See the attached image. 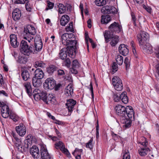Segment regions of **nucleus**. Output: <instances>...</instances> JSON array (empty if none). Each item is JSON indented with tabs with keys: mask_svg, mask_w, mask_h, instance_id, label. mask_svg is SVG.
I'll use <instances>...</instances> for the list:
<instances>
[{
	"mask_svg": "<svg viewBox=\"0 0 159 159\" xmlns=\"http://www.w3.org/2000/svg\"><path fill=\"white\" fill-rule=\"evenodd\" d=\"M116 113L119 117L120 121L125 124V128L129 127L132 121L134 120V112L133 108L130 106L126 107L121 105H117L115 108Z\"/></svg>",
	"mask_w": 159,
	"mask_h": 159,
	"instance_id": "nucleus-1",
	"label": "nucleus"
},
{
	"mask_svg": "<svg viewBox=\"0 0 159 159\" xmlns=\"http://www.w3.org/2000/svg\"><path fill=\"white\" fill-rule=\"evenodd\" d=\"M61 39L62 44L68 48L69 47L68 53L70 56L72 57L73 52L78 46L77 42L75 40V35L72 33H66L62 35Z\"/></svg>",
	"mask_w": 159,
	"mask_h": 159,
	"instance_id": "nucleus-2",
	"label": "nucleus"
},
{
	"mask_svg": "<svg viewBox=\"0 0 159 159\" xmlns=\"http://www.w3.org/2000/svg\"><path fill=\"white\" fill-rule=\"evenodd\" d=\"M36 33L34 26L29 25L24 28L23 32L24 39L27 40L29 43L33 42L34 37L31 35H35Z\"/></svg>",
	"mask_w": 159,
	"mask_h": 159,
	"instance_id": "nucleus-3",
	"label": "nucleus"
},
{
	"mask_svg": "<svg viewBox=\"0 0 159 159\" xmlns=\"http://www.w3.org/2000/svg\"><path fill=\"white\" fill-rule=\"evenodd\" d=\"M20 52L25 55L29 56L31 53H35V49L31 46H29L27 42L22 40L20 44Z\"/></svg>",
	"mask_w": 159,
	"mask_h": 159,
	"instance_id": "nucleus-4",
	"label": "nucleus"
},
{
	"mask_svg": "<svg viewBox=\"0 0 159 159\" xmlns=\"http://www.w3.org/2000/svg\"><path fill=\"white\" fill-rule=\"evenodd\" d=\"M141 140H144L143 142H139V143L143 146V147L140 148L138 150L139 154L142 156H144L146 155L150 150L149 148L147 147L148 142L146 139L144 137H142Z\"/></svg>",
	"mask_w": 159,
	"mask_h": 159,
	"instance_id": "nucleus-5",
	"label": "nucleus"
},
{
	"mask_svg": "<svg viewBox=\"0 0 159 159\" xmlns=\"http://www.w3.org/2000/svg\"><path fill=\"white\" fill-rule=\"evenodd\" d=\"M112 83L115 89L118 91H121L123 88L121 79L117 76H114L112 79Z\"/></svg>",
	"mask_w": 159,
	"mask_h": 159,
	"instance_id": "nucleus-6",
	"label": "nucleus"
},
{
	"mask_svg": "<svg viewBox=\"0 0 159 159\" xmlns=\"http://www.w3.org/2000/svg\"><path fill=\"white\" fill-rule=\"evenodd\" d=\"M137 38L139 46L146 43L148 38V34L145 31H141L137 35Z\"/></svg>",
	"mask_w": 159,
	"mask_h": 159,
	"instance_id": "nucleus-7",
	"label": "nucleus"
},
{
	"mask_svg": "<svg viewBox=\"0 0 159 159\" xmlns=\"http://www.w3.org/2000/svg\"><path fill=\"white\" fill-rule=\"evenodd\" d=\"M0 106H2L1 113L3 117L8 118L10 116V110L8 106L3 102L0 101Z\"/></svg>",
	"mask_w": 159,
	"mask_h": 159,
	"instance_id": "nucleus-8",
	"label": "nucleus"
},
{
	"mask_svg": "<svg viewBox=\"0 0 159 159\" xmlns=\"http://www.w3.org/2000/svg\"><path fill=\"white\" fill-rule=\"evenodd\" d=\"M55 80L52 78H47L43 83V87L45 89H53L55 86Z\"/></svg>",
	"mask_w": 159,
	"mask_h": 159,
	"instance_id": "nucleus-9",
	"label": "nucleus"
},
{
	"mask_svg": "<svg viewBox=\"0 0 159 159\" xmlns=\"http://www.w3.org/2000/svg\"><path fill=\"white\" fill-rule=\"evenodd\" d=\"M109 29L111 32L119 33L122 30V27L119 23L114 22L109 26Z\"/></svg>",
	"mask_w": 159,
	"mask_h": 159,
	"instance_id": "nucleus-10",
	"label": "nucleus"
},
{
	"mask_svg": "<svg viewBox=\"0 0 159 159\" xmlns=\"http://www.w3.org/2000/svg\"><path fill=\"white\" fill-rule=\"evenodd\" d=\"M101 11L103 13L114 14L116 13V9L113 6H106L101 8Z\"/></svg>",
	"mask_w": 159,
	"mask_h": 159,
	"instance_id": "nucleus-11",
	"label": "nucleus"
},
{
	"mask_svg": "<svg viewBox=\"0 0 159 159\" xmlns=\"http://www.w3.org/2000/svg\"><path fill=\"white\" fill-rule=\"evenodd\" d=\"M69 50V47L68 48L67 47H66L63 48L60 50V52L59 53V57L61 59L64 60L66 59L67 57V54H68L70 57L71 58H73L75 57V54H74V53L75 52L76 50H75V51L73 52V55L72 57H71L69 56L68 53Z\"/></svg>",
	"mask_w": 159,
	"mask_h": 159,
	"instance_id": "nucleus-12",
	"label": "nucleus"
},
{
	"mask_svg": "<svg viewBox=\"0 0 159 159\" xmlns=\"http://www.w3.org/2000/svg\"><path fill=\"white\" fill-rule=\"evenodd\" d=\"M76 103V101L72 99L67 100L66 105L68 109V112L71 114L74 109Z\"/></svg>",
	"mask_w": 159,
	"mask_h": 159,
	"instance_id": "nucleus-13",
	"label": "nucleus"
},
{
	"mask_svg": "<svg viewBox=\"0 0 159 159\" xmlns=\"http://www.w3.org/2000/svg\"><path fill=\"white\" fill-rule=\"evenodd\" d=\"M14 137L15 140L14 144L15 147L16 149H17L18 151L21 152H24V148L23 145L21 141L16 137H15L14 136Z\"/></svg>",
	"mask_w": 159,
	"mask_h": 159,
	"instance_id": "nucleus-14",
	"label": "nucleus"
},
{
	"mask_svg": "<svg viewBox=\"0 0 159 159\" xmlns=\"http://www.w3.org/2000/svg\"><path fill=\"white\" fill-rule=\"evenodd\" d=\"M41 157L43 159H53L51 155L48 153L46 148L42 146L40 149Z\"/></svg>",
	"mask_w": 159,
	"mask_h": 159,
	"instance_id": "nucleus-15",
	"label": "nucleus"
},
{
	"mask_svg": "<svg viewBox=\"0 0 159 159\" xmlns=\"http://www.w3.org/2000/svg\"><path fill=\"white\" fill-rule=\"evenodd\" d=\"M16 129L20 136H23L26 134V128L23 124H20L18 126L16 127Z\"/></svg>",
	"mask_w": 159,
	"mask_h": 159,
	"instance_id": "nucleus-16",
	"label": "nucleus"
},
{
	"mask_svg": "<svg viewBox=\"0 0 159 159\" xmlns=\"http://www.w3.org/2000/svg\"><path fill=\"white\" fill-rule=\"evenodd\" d=\"M30 153L33 157L35 159H37L39 157V150L38 148L36 146H33L30 148Z\"/></svg>",
	"mask_w": 159,
	"mask_h": 159,
	"instance_id": "nucleus-17",
	"label": "nucleus"
},
{
	"mask_svg": "<svg viewBox=\"0 0 159 159\" xmlns=\"http://www.w3.org/2000/svg\"><path fill=\"white\" fill-rule=\"evenodd\" d=\"M140 46L141 49L145 52L151 53L153 52L152 46L148 43H147Z\"/></svg>",
	"mask_w": 159,
	"mask_h": 159,
	"instance_id": "nucleus-18",
	"label": "nucleus"
},
{
	"mask_svg": "<svg viewBox=\"0 0 159 159\" xmlns=\"http://www.w3.org/2000/svg\"><path fill=\"white\" fill-rule=\"evenodd\" d=\"M72 66V67L70 69V73L75 74H77L78 72L77 69L79 67V63L77 60L73 61Z\"/></svg>",
	"mask_w": 159,
	"mask_h": 159,
	"instance_id": "nucleus-19",
	"label": "nucleus"
},
{
	"mask_svg": "<svg viewBox=\"0 0 159 159\" xmlns=\"http://www.w3.org/2000/svg\"><path fill=\"white\" fill-rule=\"evenodd\" d=\"M10 38L11 45L14 48L17 47L19 45V43L17 41L16 36L15 34H11L10 35Z\"/></svg>",
	"mask_w": 159,
	"mask_h": 159,
	"instance_id": "nucleus-20",
	"label": "nucleus"
},
{
	"mask_svg": "<svg viewBox=\"0 0 159 159\" xmlns=\"http://www.w3.org/2000/svg\"><path fill=\"white\" fill-rule=\"evenodd\" d=\"M119 51L120 54L124 56L127 55L129 53V49L126 45L122 44L119 47Z\"/></svg>",
	"mask_w": 159,
	"mask_h": 159,
	"instance_id": "nucleus-21",
	"label": "nucleus"
},
{
	"mask_svg": "<svg viewBox=\"0 0 159 159\" xmlns=\"http://www.w3.org/2000/svg\"><path fill=\"white\" fill-rule=\"evenodd\" d=\"M44 76V73L41 69L38 68L34 71V77L41 80L43 78Z\"/></svg>",
	"mask_w": 159,
	"mask_h": 159,
	"instance_id": "nucleus-22",
	"label": "nucleus"
},
{
	"mask_svg": "<svg viewBox=\"0 0 159 159\" xmlns=\"http://www.w3.org/2000/svg\"><path fill=\"white\" fill-rule=\"evenodd\" d=\"M21 16V11L19 9L16 8L14 9L12 13V18L14 20H19Z\"/></svg>",
	"mask_w": 159,
	"mask_h": 159,
	"instance_id": "nucleus-23",
	"label": "nucleus"
},
{
	"mask_svg": "<svg viewBox=\"0 0 159 159\" xmlns=\"http://www.w3.org/2000/svg\"><path fill=\"white\" fill-rule=\"evenodd\" d=\"M73 92V89L71 84H69L66 88L65 94L67 97L71 96Z\"/></svg>",
	"mask_w": 159,
	"mask_h": 159,
	"instance_id": "nucleus-24",
	"label": "nucleus"
},
{
	"mask_svg": "<svg viewBox=\"0 0 159 159\" xmlns=\"http://www.w3.org/2000/svg\"><path fill=\"white\" fill-rule=\"evenodd\" d=\"M55 98L54 94H49L47 95L46 97V101L45 102L47 104L50 103L53 104L55 103Z\"/></svg>",
	"mask_w": 159,
	"mask_h": 159,
	"instance_id": "nucleus-25",
	"label": "nucleus"
},
{
	"mask_svg": "<svg viewBox=\"0 0 159 159\" xmlns=\"http://www.w3.org/2000/svg\"><path fill=\"white\" fill-rule=\"evenodd\" d=\"M41 90L39 89L36 88L34 90L33 94L34 99L36 100H39L41 99L40 95Z\"/></svg>",
	"mask_w": 159,
	"mask_h": 159,
	"instance_id": "nucleus-26",
	"label": "nucleus"
},
{
	"mask_svg": "<svg viewBox=\"0 0 159 159\" xmlns=\"http://www.w3.org/2000/svg\"><path fill=\"white\" fill-rule=\"evenodd\" d=\"M24 86L25 88L26 93L30 97L32 95V88L29 82L25 83L24 84Z\"/></svg>",
	"mask_w": 159,
	"mask_h": 159,
	"instance_id": "nucleus-27",
	"label": "nucleus"
},
{
	"mask_svg": "<svg viewBox=\"0 0 159 159\" xmlns=\"http://www.w3.org/2000/svg\"><path fill=\"white\" fill-rule=\"evenodd\" d=\"M21 75L24 81H26L29 79H30V74L28 71L25 70H21Z\"/></svg>",
	"mask_w": 159,
	"mask_h": 159,
	"instance_id": "nucleus-28",
	"label": "nucleus"
},
{
	"mask_svg": "<svg viewBox=\"0 0 159 159\" xmlns=\"http://www.w3.org/2000/svg\"><path fill=\"white\" fill-rule=\"evenodd\" d=\"M70 17L67 15L62 16L60 20V24L62 26H65L69 21Z\"/></svg>",
	"mask_w": 159,
	"mask_h": 159,
	"instance_id": "nucleus-29",
	"label": "nucleus"
},
{
	"mask_svg": "<svg viewBox=\"0 0 159 159\" xmlns=\"http://www.w3.org/2000/svg\"><path fill=\"white\" fill-rule=\"evenodd\" d=\"M111 39V40L110 42V45L112 47L115 46L119 41V37L117 35H113Z\"/></svg>",
	"mask_w": 159,
	"mask_h": 159,
	"instance_id": "nucleus-30",
	"label": "nucleus"
},
{
	"mask_svg": "<svg viewBox=\"0 0 159 159\" xmlns=\"http://www.w3.org/2000/svg\"><path fill=\"white\" fill-rule=\"evenodd\" d=\"M34 47H33V48H34L35 51H39L42 48L43 45L42 41H38L37 42H34Z\"/></svg>",
	"mask_w": 159,
	"mask_h": 159,
	"instance_id": "nucleus-31",
	"label": "nucleus"
},
{
	"mask_svg": "<svg viewBox=\"0 0 159 159\" xmlns=\"http://www.w3.org/2000/svg\"><path fill=\"white\" fill-rule=\"evenodd\" d=\"M40 80L34 77L32 80L33 86L37 87L40 86L41 84V82Z\"/></svg>",
	"mask_w": 159,
	"mask_h": 159,
	"instance_id": "nucleus-32",
	"label": "nucleus"
},
{
	"mask_svg": "<svg viewBox=\"0 0 159 159\" xmlns=\"http://www.w3.org/2000/svg\"><path fill=\"white\" fill-rule=\"evenodd\" d=\"M111 32L110 31H105L104 33V36L106 43H107L109 41V39L113 35V34H111Z\"/></svg>",
	"mask_w": 159,
	"mask_h": 159,
	"instance_id": "nucleus-33",
	"label": "nucleus"
},
{
	"mask_svg": "<svg viewBox=\"0 0 159 159\" xmlns=\"http://www.w3.org/2000/svg\"><path fill=\"white\" fill-rule=\"evenodd\" d=\"M121 100L123 103L125 104H126L128 102L129 100L126 95V92H123L121 94Z\"/></svg>",
	"mask_w": 159,
	"mask_h": 159,
	"instance_id": "nucleus-34",
	"label": "nucleus"
},
{
	"mask_svg": "<svg viewBox=\"0 0 159 159\" xmlns=\"http://www.w3.org/2000/svg\"><path fill=\"white\" fill-rule=\"evenodd\" d=\"M111 20V18L107 15H104L102 16L101 22L102 23L107 24Z\"/></svg>",
	"mask_w": 159,
	"mask_h": 159,
	"instance_id": "nucleus-35",
	"label": "nucleus"
},
{
	"mask_svg": "<svg viewBox=\"0 0 159 159\" xmlns=\"http://www.w3.org/2000/svg\"><path fill=\"white\" fill-rule=\"evenodd\" d=\"M27 57L25 56H20L19 57L18 62L20 64H25L27 62Z\"/></svg>",
	"mask_w": 159,
	"mask_h": 159,
	"instance_id": "nucleus-36",
	"label": "nucleus"
},
{
	"mask_svg": "<svg viewBox=\"0 0 159 159\" xmlns=\"http://www.w3.org/2000/svg\"><path fill=\"white\" fill-rule=\"evenodd\" d=\"M93 142V137L91 138L89 141L86 144V148H89L91 150H92L93 147L94 143Z\"/></svg>",
	"mask_w": 159,
	"mask_h": 159,
	"instance_id": "nucleus-37",
	"label": "nucleus"
},
{
	"mask_svg": "<svg viewBox=\"0 0 159 159\" xmlns=\"http://www.w3.org/2000/svg\"><path fill=\"white\" fill-rule=\"evenodd\" d=\"M57 67L54 65L49 66L47 68V72L50 75L52 74L57 70Z\"/></svg>",
	"mask_w": 159,
	"mask_h": 159,
	"instance_id": "nucleus-38",
	"label": "nucleus"
},
{
	"mask_svg": "<svg viewBox=\"0 0 159 159\" xmlns=\"http://www.w3.org/2000/svg\"><path fill=\"white\" fill-rule=\"evenodd\" d=\"M58 7L59 8L58 12L59 13L62 14L65 12L66 11V8L63 4L59 3L58 5Z\"/></svg>",
	"mask_w": 159,
	"mask_h": 159,
	"instance_id": "nucleus-39",
	"label": "nucleus"
},
{
	"mask_svg": "<svg viewBox=\"0 0 159 159\" xmlns=\"http://www.w3.org/2000/svg\"><path fill=\"white\" fill-rule=\"evenodd\" d=\"M10 118L12 119L14 122H16L19 119V117L16 114L13 113L12 112H11L9 116Z\"/></svg>",
	"mask_w": 159,
	"mask_h": 159,
	"instance_id": "nucleus-40",
	"label": "nucleus"
},
{
	"mask_svg": "<svg viewBox=\"0 0 159 159\" xmlns=\"http://www.w3.org/2000/svg\"><path fill=\"white\" fill-rule=\"evenodd\" d=\"M15 3L16 4H25L26 9H27V7H29V2L28 0H16Z\"/></svg>",
	"mask_w": 159,
	"mask_h": 159,
	"instance_id": "nucleus-41",
	"label": "nucleus"
},
{
	"mask_svg": "<svg viewBox=\"0 0 159 159\" xmlns=\"http://www.w3.org/2000/svg\"><path fill=\"white\" fill-rule=\"evenodd\" d=\"M73 22H71L68 25L66 26L65 28V30L67 32L69 31L74 33V32L73 26Z\"/></svg>",
	"mask_w": 159,
	"mask_h": 159,
	"instance_id": "nucleus-42",
	"label": "nucleus"
},
{
	"mask_svg": "<svg viewBox=\"0 0 159 159\" xmlns=\"http://www.w3.org/2000/svg\"><path fill=\"white\" fill-rule=\"evenodd\" d=\"M36 67H40L41 68H44L45 67V64L41 61H37L35 62Z\"/></svg>",
	"mask_w": 159,
	"mask_h": 159,
	"instance_id": "nucleus-43",
	"label": "nucleus"
},
{
	"mask_svg": "<svg viewBox=\"0 0 159 159\" xmlns=\"http://www.w3.org/2000/svg\"><path fill=\"white\" fill-rule=\"evenodd\" d=\"M116 60L117 64L119 65H121L123 62V58L121 56L117 55L116 58Z\"/></svg>",
	"mask_w": 159,
	"mask_h": 159,
	"instance_id": "nucleus-44",
	"label": "nucleus"
},
{
	"mask_svg": "<svg viewBox=\"0 0 159 159\" xmlns=\"http://www.w3.org/2000/svg\"><path fill=\"white\" fill-rule=\"evenodd\" d=\"M65 146V145L62 142L60 141L58 142H56L55 144V148L58 149L60 148L61 150V148H63Z\"/></svg>",
	"mask_w": 159,
	"mask_h": 159,
	"instance_id": "nucleus-45",
	"label": "nucleus"
},
{
	"mask_svg": "<svg viewBox=\"0 0 159 159\" xmlns=\"http://www.w3.org/2000/svg\"><path fill=\"white\" fill-rule=\"evenodd\" d=\"M95 2L96 5L98 6H103L106 3V0H96Z\"/></svg>",
	"mask_w": 159,
	"mask_h": 159,
	"instance_id": "nucleus-46",
	"label": "nucleus"
},
{
	"mask_svg": "<svg viewBox=\"0 0 159 159\" xmlns=\"http://www.w3.org/2000/svg\"><path fill=\"white\" fill-rule=\"evenodd\" d=\"M62 63L63 65L69 68L70 65V61L69 58H66Z\"/></svg>",
	"mask_w": 159,
	"mask_h": 159,
	"instance_id": "nucleus-47",
	"label": "nucleus"
},
{
	"mask_svg": "<svg viewBox=\"0 0 159 159\" xmlns=\"http://www.w3.org/2000/svg\"><path fill=\"white\" fill-rule=\"evenodd\" d=\"M121 94L118 93H114L113 95V98L115 102H117L121 100Z\"/></svg>",
	"mask_w": 159,
	"mask_h": 159,
	"instance_id": "nucleus-48",
	"label": "nucleus"
},
{
	"mask_svg": "<svg viewBox=\"0 0 159 159\" xmlns=\"http://www.w3.org/2000/svg\"><path fill=\"white\" fill-rule=\"evenodd\" d=\"M82 152V149H80L77 148H75L74 152H73L72 154L74 156H76L77 155L78 156H81Z\"/></svg>",
	"mask_w": 159,
	"mask_h": 159,
	"instance_id": "nucleus-49",
	"label": "nucleus"
},
{
	"mask_svg": "<svg viewBox=\"0 0 159 159\" xmlns=\"http://www.w3.org/2000/svg\"><path fill=\"white\" fill-rule=\"evenodd\" d=\"M40 95L41 99L45 102L46 101V97L47 95V93L41 90Z\"/></svg>",
	"mask_w": 159,
	"mask_h": 159,
	"instance_id": "nucleus-50",
	"label": "nucleus"
},
{
	"mask_svg": "<svg viewBox=\"0 0 159 159\" xmlns=\"http://www.w3.org/2000/svg\"><path fill=\"white\" fill-rule=\"evenodd\" d=\"M124 63L125 64L126 70H127L128 69H129L130 65V60L127 57H126L125 58Z\"/></svg>",
	"mask_w": 159,
	"mask_h": 159,
	"instance_id": "nucleus-51",
	"label": "nucleus"
},
{
	"mask_svg": "<svg viewBox=\"0 0 159 159\" xmlns=\"http://www.w3.org/2000/svg\"><path fill=\"white\" fill-rule=\"evenodd\" d=\"M47 6L48 7H46L45 9L46 10H48L49 9H52L53 8L54 6V3L52 2H51L49 1H47Z\"/></svg>",
	"mask_w": 159,
	"mask_h": 159,
	"instance_id": "nucleus-52",
	"label": "nucleus"
},
{
	"mask_svg": "<svg viewBox=\"0 0 159 159\" xmlns=\"http://www.w3.org/2000/svg\"><path fill=\"white\" fill-rule=\"evenodd\" d=\"M123 159H130V156L129 152L125 151L123 152Z\"/></svg>",
	"mask_w": 159,
	"mask_h": 159,
	"instance_id": "nucleus-53",
	"label": "nucleus"
},
{
	"mask_svg": "<svg viewBox=\"0 0 159 159\" xmlns=\"http://www.w3.org/2000/svg\"><path fill=\"white\" fill-rule=\"evenodd\" d=\"M61 150L68 157L70 155V154L69 152L67 149L65 148V146L63 148H61Z\"/></svg>",
	"mask_w": 159,
	"mask_h": 159,
	"instance_id": "nucleus-54",
	"label": "nucleus"
},
{
	"mask_svg": "<svg viewBox=\"0 0 159 159\" xmlns=\"http://www.w3.org/2000/svg\"><path fill=\"white\" fill-rule=\"evenodd\" d=\"M112 69L113 71L115 72L117 71L118 70V67L117 65L116 64V62H113L112 66Z\"/></svg>",
	"mask_w": 159,
	"mask_h": 159,
	"instance_id": "nucleus-55",
	"label": "nucleus"
},
{
	"mask_svg": "<svg viewBox=\"0 0 159 159\" xmlns=\"http://www.w3.org/2000/svg\"><path fill=\"white\" fill-rule=\"evenodd\" d=\"M111 134L112 138L114 140H116L119 139L120 136L117 134H115L113 132H111Z\"/></svg>",
	"mask_w": 159,
	"mask_h": 159,
	"instance_id": "nucleus-56",
	"label": "nucleus"
},
{
	"mask_svg": "<svg viewBox=\"0 0 159 159\" xmlns=\"http://www.w3.org/2000/svg\"><path fill=\"white\" fill-rule=\"evenodd\" d=\"M131 16H132V21L134 25L136 26V19L135 18V16L134 15V13L131 14Z\"/></svg>",
	"mask_w": 159,
	"mask_h": 159,
	"instance_id": "nucleus-57",
	"label": "nucleus"
},
{
	"mask_svg": "<svg viewBox=\"0 0 159 159\" xmlns=\"http://www.w3.org/2000/svg\"><path fill=\"white\" fill-rule=\"evenodd\" d=\"M143 8L146 10L149 13H151L152 12V9L151 7L148 6H146L145 5L143 6Z\"/></svg>",
	"mask_w": 159,
	"mask_h": 159,
	"instance_id": "nucleus-58",
	"label": "nucleus"
},
{
	"mask_svg": "<svg viewBox=\"0 0 159 159\" xmlns=\"http://www.w3.org/2000/svg\"><path fill=\"white\" fill-rule=\"evenodd\" d=\"M155 52L157 57L159 58V47H156L155 48Z\"/></svg>",
	"mask_w": 159,
	"mask_h": 159,
	"instance_id": "nucleus-59",
	"label": "nucleus"
},
{
	"mask_svg": "<svg viewBox=\"0 0 159 159\" xmlns=\"http://www.w3.org/2000/svg\"><path fill=\"white\" fill-rule=\"evenodd\" d=\"M29 144H28V143L27 141H26V142H25L24 143V152L27 149H28V147H29Z\"/></svg>",
	"mask_w": 159,
	"mask_h": 159,
	"instance_id": "nucleus-60",
	"label": "nucleus"
},
{
	"mask_svg": "<svg viewBox=\"0 0 159 159\" xmlns=\"http://www.w3.org/2000/svg\"><path fill=\"white\" fill-rule=\"evenodd\" d=\"M41 41V39L39 35H37L34 39V42Z\"/></svg>",
	"mask_w": 159,
	"mask_h": 159,
	"instance_id": "nucleus-61",
	"label": "nucleus"
},
{
	"mask_svg": "<svg viewBox=\"0 0 159 159\" xmlns=\"http://www.w3.org/2000/svg\"><path fill=\"white\" fill-rule=\"evenodd\" d=\"M0 95H3L6 97H8V94L4 90L0 91Z\"/></svg>",
	"mask_w": 159,
	"mask_h": 159,
	"instance_id": "nucleus-62",
	"label": "nucleus"
},
{
	"mask_svg": "<svg viewBox=\"0 0 159 159\" xmlns=\"http://www.w3.org/2000/svg\"><path fill=\"white\" fill-rule=\"evenodd\" d=\"M80 8L81 10V14L83 16V5L81 3H80Z\"/></svg>",
	"mask_w": 159,
	"mask_h": 159,
	"instance_id": "nucleus-63",
	"label": "nucleus"
},
{
	"mask_svg": "<svg viewBox=\"0 0 159 159\" xmlns=\"http://www.w3.org/2000/svg\"><path fill=\"white\" fill-rule=\"evenodd\" d=\"M58 74L59 75H62L64 74V72L63 70H58Z\"/></svg>",
	"mask_w": 159,
	"mask_h": 159,
	"instance_id": "nucleus-64",
	"label": "nucleus"
}]
</instances>
